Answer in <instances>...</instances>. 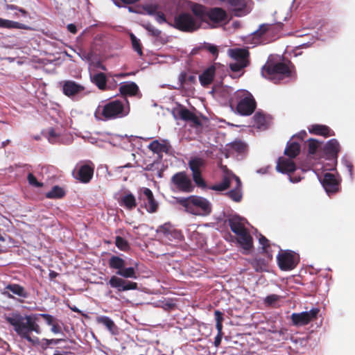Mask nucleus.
<instances>
[{
  "mask_svg": "<svg viewBox=\"0 0 355 355\" xmlns=\"http://www.w3.org/2000/svg\"><path fill=\"white\" fill-rule=\"evenodd\" d=\"M6 321L13 327L14 331L22 339L26 340L33 345H38L45 350L50 345H58L63 339H47L41 340L37 337H31V334L35 332L40 334L42 332L40 326L37 322V315H23L19 311H14L5 315Z\"/></svg>",
  "mask_w": 355,
  "mask_h": 355,
  "instance_id": "obj_1",
  "label": "nucleus"
},
{
  "mask_svg": "<svg viewBox=\"0 0 355 355\" xmlns=\"http://www.w3.org/2000/svg\"><path fill=\"white\" fill-rule=\"evenodd\" d=\"M108 265L110 268L116 270V275L112 276L108 282L110 287L116 288L118 292L137 290L138 288L137 282L125 279L137 278L135 268L125 267V261L114 255L110 258Z\"/></svg>",
  "mask_w": 355,
  "mask_h": 355,
  "instance_id": "obj_2",
  "label": "nucleus"
},
{
  "mask_svg": "<svg viewBox=\"0 0 355 355\" xmlns=\"http://www.w3.org/2000/svg\"><path fill=\"white\" fill-rule=\"evenodd\" d=\"M294 65L288 61L287 63L268 60L261 68V75L275 84L279 83L286 78L292 76Z\"/></svg>",
  "mask_w": 355,
  "mask_h": 355,
  "instance_id": "obj_3",
  "label": "nucleus"
},
{
  "mask_svg": "<svg viewBox=\"0 0 355 355\" xmlns=\"http://www.w3.org/2000/svg\"><path fill=\"white\" fill-rule=\"evenodd\" d=\"M176 202L184 207L187 212L193 215L207 216L211 212V203L206 198L200 196L177 198Z\"/></svg>",
  "mask_w": 355,
  "mask_h": 355,
  "instance_id": "obj_4",
  "label": "nucleus"
},
{
  "mask_svg": "<svg viewBox=\"0 0 355 355\" xmlns=\"http://www.w3.org/2000/svg\"><path fill=\"white\" fill-rule=\"evenodd\" d=\"M129 114V108H125L124 104L119 100L111 101L104 105H98L95 116L99 120H112L123 118Z\"/></svg>",
  "mask_w": 355,
  "mask_h": 355,
  "instance_id": "obj_5",
  "label": "nucleus"
},
{
  "mask_svg": "<svg viewBox=\"0 0 355 355\" xmlns=\"http://www.w3.org/2000/svg\"><path fill=\"white\" fill-rule=\"evenodd\" d=\"M175 28L186 33H192L200 28V23L194 18L192 14L188 12H181L174 17L173 24H171Z\"/></svg>",
  "mask_w": 355,
  "mask_h": 355,
  "instance_id": "obj_6",
  "label": "nucleus"
},
{
  "mask_svg": "<svg viewBox=\"0 0 355 355\" xmlns=\"http://www.w3.org/2000/svg\"><path fill=\"white\" fill-rule=\"evenodd\" d=\"M283 24H263L252 34V40L254 44L265 42L268 37L274 36L282 29Z\"/></svg>",
  "mask_w": 355,
  "mask_h": 355,
  "instance_id": "obj_7",
  "label": "nucleus"
},
{
  "mask_svg": "<svg viewBox=\"0 0 355 355\" xmlns=\"http://www.w3.org/2000/svg\"><path fill=\"white\" fill-rule=\"evenodd\" d=\"M277 263L282 270H291L298 263V258L295 253L291 250H280L277 257Z\"/></svg>",
  "mask_w": 355,
  "mask_h": 355,
  "instance_id": "obj_8",
  "label": "nucleus"
},
{
  "mask_svg": "<svg viewBox=\"0 0 355 355\" xmlns=\"http://www.w3.org/2000/svg\"><path fill=\"white\" fill-rule=\"evenodd\" d=\"M94 172V165L92 162L89 161L78 164L73 171V175L80 182L87 184L92 179Z\"/></svg>",
  "mask_w": 355,
  "mask_h": 355,
  "instance_id": "obj_9",
  "label": "nucleus"
},
{
  "mask_svg": "<svg viewBox=\"0 0 355 355\" xmlns=\"http://www.w3.org/2000/svg\"><path fill=\"white\" fill-rule=\"evenodd\" d=\"M319 312L318 308H313L309 311L293 313L291 315L292 324L296 327L306 325L317 319Z\"/></svg>",
  "mask_w": 355,
  "mask_h": 355,
  "instance_id": "obj_10",
  "label": "nucleus"
},
{
  "mask_svg": "<svg viewBox=\"0 0 355 355\" xmlns=\"http://www.w3.org/2000/svg\"><path fill=\"white\" fill-rule=\"evenodd\" d=\"M189 167L192 172V178L198 187L204 188L206 187V182L202 177L201 168L205 165V162L202 158L194 157L189 160Z\"/></svg>",
  "mask_w": 355,
  "mask_h": 355,
  "instance_id": "obj_11",
  "label": "nucleus"
},
{
  "mask_svg": "<svg viewBox=\"0 0 355 355\" xmlns=\"http://www.w3.org/2000/svg\"><path fill=\"white\" fill-rule=\"evenodd\" d=\"M171 182L180 191L190 193L193 191L192 182L184 171L175 173L171 177Z\"/></svg>",
  "mask_w": 355,
  "mask_h": 355,
  "instance_id": "obj_12",
  "label": "nucleus"
},
{
  "mask_svg": "<svg viewBox=\"0 0 355 355\" xmlns=\"http://www.w3.org/2000/svg\"><path fill=\"white\" fill-rule=\"evenodd\" d=\"M257 103L252 94L248 92L238 102L236 110L242 116H250L255 110Z\"/></svg>",
  "mask_w": 355,
  "mask_h": 355,
  "instance_id": "obj_13",
  "label": "nucleus"
},
{
  "mask_svg": "<svg viewBox=\"0 0 355 355\" xmlns=\"http://www.w3.org/2000/svg\"><path fill=\"white\" fill-rule=\"evenodd\" d=\"M139 199L145 203L146 211L149 213H155L158 209V203L155 199L152 191L146 187H143L139 193Z\"/></svg>",
  "mask_w": 355,
  "mask_h": 355,
  "instance_id": "obj_14",
  "label": "nucleus"
},
{
  "mask_svg": "<svg viewBox=\"0 0 355 355\" xmlns=\"http://www.w3.org/2000/svg\"><path fill=\"white\" fill-rule=\"evenodd\" d=\"M172 114L175 119H180L184 121H190L196 125L201 124L200 120L196 114L183 105H179L178 107L174 108L172 111Z\"/></svg>",
  "mask_w": 355,
  "mask_h": 355,
  "instance_id": "obj_15",
  "label": "nucleus"
},
{
  "mask_svg": "<svg viewBox=\"0 0 355 355\" xmlns=\"http://www.w3.org/2000/svg\"><path fill=\"white\" fill-rule=\"evenodd\" d=\"M321 183L328 194L335 193L339 191L340 182L332 173H326Z\"/></svg>",
  "mask_w": 355,
  "mask_h": 355,
  "instance_id": "obj_16",
  "label": "nucleus"
},
{
  "mask_svg": "<svg viewBox=\"0 0 355 355\" xmlns=\"http://www.w3.org/2000/svg\"><path fill=\"white\" fill-rule=\"evenodd\" d=\"M2 293L3 295L10 299L15 298L13 295H17L18 297L22 298H27L28 297V293L26 291L24 287L18 284H8L5 287Z\"/></svg>",
  "mask_w": 355,
  "mask_h": 355,
  "instance_id": "obj_17",
  "label": "nucleus"
},
{
  "mask_svg": "<svg viewBox=\"0 0 355 355\" xmlns=\"http://www.w3.org/2000/svg\"><path fill=\"white\" fill-rule=\"evenodd\" d=\"M251 0H229L227 2L232 6L233 12L236 17H243L250 12L248 3Z\"/></svg>",
  "mask_w": 355,
  "mask_h": 355,
  "instance_id": "obj_18",
  "label": "nucleus"
},
{
  "mask_svg": "<svg viewBox=\"0 0 355 355\" xmlns=\"http://www.w3.org/2000/svg\"><path fill=\"white\" fill-rule=\"evenodd\" d=\"M339 151L340 145L338 141L335 139L328 141L323 148V152L326 159L336 162L337 160Z\"/></svg>",
  "mask_w": 355,
  "mask_h": 355,
  "instance_id": "obj_19",
  "label": "nucleus"
},
{
  "mask_svg": "<svg viewBox=\"0 0 355 355\" xmlns=\"http://www.w3.org/2000/svg\"><path fill=\"white\" fill-rule=\"evenodd\" d=\"M157 232L163 234L164 238L169 241L181 240L182 235L180 231L175 230L171 225L165 223L160 225Z\"/></svg>",
  "mask_w": 355,
  "mask_h": 355,
  "instance_id": "obj_20",
  "label": "nucleus"
},
{
  "mask_svg": "<svg viewBox=\"0 0 355 355\" xmlns=\"http://www.w3.org/2000/svg\"><path fill=\"white\" fill-rule=\"evenodd\" d=\"M85 90V87L76 83L73 80H65L62 85V92L68 96L72 97L76 94H78Z\"/></svg>",
  "mask_w": 355,
  "mask_h": 355,
  "instance_id": "obj_21",
  "label": "nucleus"
},
{
  "mask_svg": "<svg viewBox=\"0 0 355 355\" xmlns=\"http://www.w3.org/2000/svg\"><path fill=\"white\" fill-rule=\"evenodd\" d=\"M227 17V12L223 8H213L209 10L207 20L209 19L214 24H219L226 20Z\"/></svg>",
  "mask_w": 355,
  "mask_h": 355,
  "instance_id": "obj_22",
  "label": "nucleus"
},
{
  "mask_svg": "<svg viewBox=\"0 0 355 355\" xmlns=\"http://www.w3.org/2000/svg\"><path fill=\"white\" fill-rule=\"evenodd\" d=\"M226 223L236 235H238L246 229L244 224V219L239 216H232L230 217L226 220Z\"/></svg>",
  "mask_w": 355,
  "mask_h": 355,
  "instance_id": "obj_23",
  "label": "nucleus"
},
{
  "mask_svg": "<svg viewBox=\"0 0 355 355\" xmlns=\"http://www.w3.org/2000/svg\"><path fill=\"white\" fill-rule=\"evenodd\" d=\"M230 55L234 61L250 64V52L247 49H230Z\"/></svg>",
  "mask_w": 355,
  "mask_h": 355,
  "instance_id": "obj_24",
  "label": "nucleus"
},
{
  "mask_svg": "<svg viewBox=\"0 0 355 355\" xmlns=\"http://www.w3.org/2000/svg\"><path fill=\"white\" fill-rule=\"evenodd\" d=\"M276 168L277 171L282 173H291L296 170V165L295 162L291 159L279 157Z\"/></svg>",
  "mask_w": 355,
  "mask_h": 355,
  "instance_id": "obj_25",
  "label": "nucleus"
},
{
  "mask_svg": "<svg viewBox=\"0 0 355 355\" xmlns=\"http://www.w3.org/2000/svg\"><path fill=\"white\" fill-rule=\"evenodd\" d=\"M191 11L193 14V17L196 20L199 21L200 23V25L202 24V22L207 21V17L209 10L207 8L200 4L194 3L191 6Z\"/></svg>",
  "mask_w": 355,
  "mask_h": 355,
  "instance_id": "obj_26",
  "label": "nucleus"
},
{
  "mask_svg": "<svg viewBox=\"0 0 355 355\" xmlns=\"http://www.w3.org/2000/svg\"><path fill=\"white\" fill-rule=\"evenodd\" d=\"M238 236V243L245 250H250L253 245V239L248 230L245 229L240 234L236 235Z\"/></svg>",
  "mask_w": 355,
  "mask_h": 355,
  "instance_id": "obj_27",
  "label": "nucleus"
},
{
  "mask_svg": "<svg viewBox=\"0 0 355 355\" xmlns=\"http://www.w3.org/2000/svg\"><path fill=\"white\" fill-rule=\"evenodd\" d=\"M311 134L328 137L334 135V132L325 125L314 124L309 128Z\"/></svg>",
  "mask_w": 355,
  "mask_h": 355,
  "instance_id": "obj_28",
  "label": "nucleus"
},
{
  "mask_svg": "<svg viewBox=\"0 0 355 355\" xmlns=\"http://www.w3.org/2000/svg\"><path fill=\"white\" fill-rule=\"evenodd\" d=\"M215 71L216 68L212 65L205 69L199 76L200 83L203 87H207L212 83L214 78Z\"/></svg>",
  "mask_w": 355,
  "mask_h": 355,
  "instance_id": "obj_29",
  "label": "nucleus"
},
{
  "mask_svg": "<svg viewBox=\"0 0 355 355\" xmlns=\"http://www.w3.org/2000/svg\"><path fill=\"white\" fill-rule=\"evenodd\" d=\"M234 179L236 181V187L233 189L228 191L226 195L235 202H240L242 198L241 193V182L240 178L236 175H232Z\"/></svg>",
  "mask_w": 355,
  "mask_h": 355,
  "instance_id": "obj_30",
  "label": "nucleus"
},
{
  "mask_svg": "<svg viewBox=\"0 0 355 355\" xmlns=\"http://www.w3.org/2000/svg\"><path fill=\"white\" fill-rule=\"evenodd\" d=\"M232 173L227 172L222 180V182L214 184L211 187V189L214 191H223L228 189L230 186V182L232 179H234Z\"/></svg>",
  "mask_w": 355,
  "mask_h": 355,
  "instance_id": "obj_31",
  "label": "nucleus"
},
{
  "mask_svg": "<svg viewBox=\"0 0 355 355\" xmlns=\"http://www.w3.org/2000/svg\"><path fill=\"white\" fill-rule=\"evenodd\" d=\"M0 28H16V29H24L28 30L30 28L21 23L14 21L8 19H4L2 18H0Z\"/></svg>",
  "mask_w": 355,
  "mask_h": 355,
  "instance_id": "obj_32",
  "label": "nucleus"
},
{
  "mask_svg": "<svg viewBox=\"0 0 355 355\" xmlns=\"http://www.w3.org/2000/svg\"><path fill=\"white\" fill-rule=\"evenodd\" d=\"M119 92L124 96H135L139 92V87L137 84L133 82L128 83L120 86Z\"/></svg>",
  "mask_w": 355,
  "mask_h": 355,
  "instance_id": "obj_33",
  "label": "nucleus"
},
{
  "mask_svg": "<svg viewBox=\"0 0 355 355\" xmlns=\"http://www.w3.org/2000/svg\"><path fill=\"white\" fill-rule=\"evenodd\" d=\"M170 146L166 144L159 143L157 140L153 141L148 145V149L155 153L161 155L162 153H168Z\"/></svg>",
  "mask_w": 355,
  "mask_h": 355,
  "instance_id": "obj_34",
  "label": "nucleus"
},
{
  "mask_svg": "<svg viewBox=\"0 0 355 355\" xmlns=\"http://www.w3.org/2000/svg\"><path fill=\"white\" fill-rule=\"evenodd\" d=\"M96 322L98 324L104 325L107 330L113 334H114L117 330V327L114 321L107 316H98L96 318Z\"/></svg>",
  "mask_w": 355,
  "mask_h": 355,
  "instance_id": "obj_35",
  "label": "nucleus"
},
{
  "mask_svg": "<svg viewBox=\"0 0 355 355\" xmlns=\"http://www.w3.org/2000/svg\"><path fill=\"white\" fill-rule=\"evenodd\" d=\"M92 82L101 90H105L107 86V77L103 72H98L92 77Z\"/></svg>",
  "mask_w": 355,
  "mask_h": 355,
  "instance_id": "obj_36",
  "label": "nucleus"
},
{
  "mask_svg": "<svg viewBox=\"0 0 355 355\" xmlns=\"http://www.w3.org/2000/svg\"><path fill=\"white\" fill-rule=\"evenodd\" d=\"M300 152V145L297 142L288 143L284 150V154L289 158H295Z\"/></svg>",
  "mask_w": 355,
  "mask_h": 355,
  "instance_id": "obj_37",
  "label": "nucleus"
},
{
  "mask_svg": "<svg viewBox=\"0 0 355 355\" xmlns=\"http://www.w3.org/2000/svg\"><path fill=\"white\" fill-rule=\"evenodd\" d=\"M121 205L126 209L132 210L137 207L136 198L133 194L128 193L121 198Z\"/></svg>",
  "mask_w": 355,
  "mask_h": 355,
  "instance_id": "obj_38",
  "label": "nucleus"
},
{
  "mask_svg": "<svg viewBox=\"0 0 355 355\" xmlns=\"http://www.w3.org/2000/svg\"><path fill=\"white\" fill-rule=\"evenodd\" d=\"M64 196V190L59 186H54L50 191L46 193V197L49 199L62 198Z\"/></svg>",
  "mask_w": 355,
  "mask_h": 355,
  "instance_id": "obj_39",
  "label": "nucleus"
},
{
  "mask_svg": "<svg viewBox=\"0 0 355 355\" xmlns=\"http://www.w3.org/2000/svg\"><path fill=\"white\" fill-rule=\"evenodd\" d=\"M259 243L261 245V248L263 250V253L266 254L269 259H272V254H270L268 252V248H270V244L269 243V241L264 236L260 235L259 239Z\"/></svg>",
  "mask_w": 355,
  "mask_h": 355,
  "instance_id": "obj_40",
  "label": "nucleus"
},
{
  "mask_svg": "<svg viewBox=\"0 0 355 355\" xmlns=\"http://www.w3.org/2000/svg\"><path fill=\"white\" fill-rule=\"evenodd\" d=\"M133 49L140 55H143L142 46L139 39L133 34L130 35Z\"/></svg>",
  "mask_w": 355,
  "mask_h": 355,
  "instance_id": "obj_41",
  "label": "nucleus"
},
{
  "mask_svg": "<svg viewBox=\"0 0 355 355\" xmlns=\"http://www.w3.org/2000/svg\"><path fill=\"white\" fill-rule=\"evenodd\" d=\"M255 123L259 128H263L266 125L267 121L266 115L260 112H257L253 116Z\"/></svg>",
  "mask_w": 355,
  "mask_h": 355,
  "instance_id": "obj_42",
  "label": "nucleus"
},
{
  "mask_svg": "<svg viewBox=\"0 0 355 355\" xmlns=\"http://www.w3.org/2000/svg\"><path fill=\"white\" fill-rule=\"evenodd\" d=\"M115 245L119 250L123 251H127L130 249L128 241L119 236L116 237Z\"/></svg>",
  "mask_w": 355,
  "mask_h": 355,
  "instance_id": "obj_43",
  "label": "nucleus"
},
{
  "mask_svg": "<svg viewBox=\"0 0 355 355\" xmlns=\"http://www.w3.org/2000/svg\"><path fill=\"white\" fill-rule=\"evenodd\" d=\"M143 9L146 14L153 16L159 10V6L157 3H150L143 6Z\"/></svg>",
  "mask_w": 355,
  "mask_h": 355,
  "instance_id": "obj_44",
  "label": "nucleus"
},
{
  "mask_svg": "<svg viewBox=\"0 0 355 355\" xmlns=\"http://www.w3.org/2000/svg\"><path fill=\"white\" fill-rule=\"evenodd\" d=\"M230 147L233 150L242 153L245 151L247 146L241 141H234L231 144Z\"/></svg>",
  "mask_w": 355,
  "mask_h": 355,
  "instance_id": "obj_45",
  "label": "nucleus"
},
{
  "mask_svg": "<svg viewBox=\"0 0 355 355\" xmlns=\"http://www.w3.org/2000/svg\"><path fill=\"white\" fill-rule=\"evenodd\" d=\"M144 28L150 34L151 36L155 37H160L162 34V31L155 26H153L150 23H148L146 24L143 25Z\"/></svg>",
  "mask_w": 355,
  "mask_h": 355,
  "instance_id": "obj_46",
  "label": "nucleus"
},
{
  "mask_svg": "<svg viewBox=\"0 0 355 355\" xmlns=\"http://www.w3.org/2000/svg\"><path fill=\"white\" fill-rule=\"evenodd\" d=\"M27 180L31 186L34 187L35 188H41L44 185L42 182H40L37 180L35 176L32 173H29L28 174Z\"/></svg>",
  "mask_w": 355,
  "mask_h": 355,
  "instance_id": "obj_47",
  "label": "nucleus"
},
{
  "mask_svg": "<svg viewBox=\"0 0 355 355\" xmlns=\"http://www.w3.org/2000/svg\"><path fill=\"white\" fill-rule=\"evenodd\" d=\"M248 65V64H245L244 62L234 61L230 63V69L234 72H239Z\"/></svg>",
  "mask_w": 355,
  "mask_h": 355,
  "instance_id": "obj_48",
  "label": "nucleus"
},
{
  "mask_svg": "<svg viewBox=\"0 0 355 355\" xmlns=\"http://www.w3.org/2000/svg\"><path fill=\"white\" fill-rule=\"evenodd\" d=\"M318 146L319 143L316 139H309L308 140V152L309 154H315L317 151Z\"/></svg>",
  "mask_w": 355,
  "mask_h": 355,
  "instance_id": "obj_49",
  "label": "nucleus"
},
{
  "mask_svg": "<svg viewBox=\"0 0 355 355\" xmlns=\"http://www.w3.org/2000/svg\"><path fill=\"white\" fill-rule=\"evenodd\" d=\"M33 315H37V320H38V317L42 318L45 320L46 323L51 326L57 321V319L53 315L47 313L34 314Z\"/></svg>",
  "mask_w": 355,
  "mask_h": 355,
  "instance_id": "obj_50",
  "label": "nucleus"
},
{
  "mask_svg": "<svg viewBox=\"0 0 355 355\" xmlns=\"http://www.w3.org/2000/svg\"><path fill=\"white\" fill-rule=\"evenodd\" d=\"M201 48L207 50L215 58L218 55V49L217 46L214 44L205 43Z\"/></svg>",
  "mask_w": 355,
  "mask_h": 355,
  "instance_id": "obj_51",
  "label": "nucleus"
},
{
  "mask_svg": "<svg viewBox=\"0 0 355 355\" xmlns=\"http://www.w3.org/2000/svg\"><path fill=\"white\" fill-rule=\"evenodd\" d=\"M279 300V296L275 294H272L270 295H268L265 300L264 302L265 304L268 305H272L274 303L277 302Z\"/></svg>",
  "mask_w": 355,
  "mask_h": 355,
  "instance_id": "obj_52",
  "label": "nucleus"
},
{
  "mask_svg": "<svg viewBox=\"0 0 355 355\" xmlns=\"http://www.w3.org/2000/svg\"><path fill=\"white\" fill-rule=\"evenodd\" d=\"M153 16H155V20L159 24H163V23L167 22L164 13L160 10H158L157 12V13H155V15H154Z\"/></svg>",
  "mask_w": 355,
  "mask_h": 355,
  "instance_id": "obj_53",
  "label": "nucleus"
},
{
  "mask_svg": "<svg viewBox=\"0 0 355 355\" xmlns=\"http://www.w3.org/2000/svg\"><path fill=\"white\" fill-rule=\"evenodd\" d=\"M215 318H216V323H223V314L220 311H215L214 312Z\"/></svg>",
  "mask_w": 355,
  "mask_h": 355,
  "instance_id": "obj_54",
  "label": "nucleus"
},
{
  "mask_svg": "<svg viewBox=\"0 0 355 355\" xmlns=\"http://www.w3.org/2000/svg\"><path fill=\"white\" fill-rule=\"evenodd\" d=\"M51 330L54 334H58V333L61 332L62 329H61V327L58 323V320L53 325H51Z\"/></svg>",
  "mask_w": 355,
  "mask_h": 355,
  "instance_id": "obj_55",
  "label": "nucleus"
},
{
  "mask_svg": "<svg viewBox=\"0 0 355 355\" xmlns=\"http://www.w3.org/2000/svg\"><path fill=\"white\" fill-rule=\"evenodd\" d=\"M179 82L180 83V87H183V85L187 83V73L182 72L180 74Z\"/></svg>",
  "mask_w": 355,
  "mask_h": 355,
  "instance_id": "obj_56",
  "label": "nucleus"
},
{
  "mask_svg": "<svg viewBox=\"0 0 355 355\" xmlns=\"http://www.w3.org/2000/svg\"><path fill=\"white\" fill-rule=\"evenodd\" d=\"M223 336V334H217L216 336L215 337L214 343L215 347H219V345L221 343Z\"/></svg>",
  "mask_w": 355,
  "mask_h": 355,
  "instance_id": "obj_57",
  "label": "nucleus"
},
{
  "mask_svg": "<svg viewBox=\"0 0 355 355\" xmlns=\"http://www.w3.org/2000/svg\"><path fill=\"white\" fill-rule=\"evenodd\" d=\"M67 30H68L70 33H73V34H76V33H77V31H78V30H77V28H76V25H75V24H68V25H67Z\"/></svg>",
  "mask_w": 355,
  "mask_h": 355,
  "instance_id": "obj_58",
  "label": "nucleus"
},
{
  "mask_svg": "<svg viewBox=\"0 0 355 355\" xmlns=\"http://www.w3.org/2000/svg\"><path fill=\"white\" fill-rule=\"evenodd\" d=\"M346 166L347 168V170L349 171L350 177L352 178V176H353V168H354L353 164L351 162H348L346 164Z\"/></svg>",
  "mask_w": 355,
  "mask_h": 355,
  "instance_id": "obj_59",
  "label": "nucleus"
},
{
  "mask_svg": "<svg viewBox=\"0 0 355 355\" xmlns=\"http://www.w3.org/2000/svg\"><path fill=\"white\" fill-rule=\"evenodd\" d=\"M196 80V76L194 75H189L188 76L187 74V83H194Z\"/></svg>",
  "mask_w": 355,
  "mask_h": 355,
  "instance_id": "obj_60",
  "label": "nucleus"
},
{
  "mask_svg": "<svg viewBox=\"0 0 355 355\" xmlns=\"http://www.w3.org/2000/svg\"><path fill=\"white\" fill-rule=\"evenodd\" d=\"M216 327L218 334H223V323H216Z\"/></svg>",
  "mask_w": 355,
  "mask_h": 355,
  "instance_id": "obj_61",
  "label": "nucleus"
},
{
  "mask_svg": "<svg viewBox=\"0 0 355 355\" xmlns=\"http://www.w3.org/2000/svg\"><path fill=\"white\" fill-rule=\"evenodd\" d=\"M306 135L307 134L306 131L303 130L301 131L298 135H297L296 137L300 139L303 140L306 137Z\"/></svg>",
  "mask_w": 355,
  "mask_h": 355,
  "instance_id": "obj_62",
  "label": "nucleus"
},
{
  "mask_svg": "<svg viewBox=\"0 0 355 355\" xmlns=\"http://www.w3.org/2000/svg\"><path fill=\"white\" fill-rule=\"evenodd\" d=\"M58 275V273L56 272L55 271L51 270L49 272V278L51 279H55Z\"/></svg>",
  "mask_w": 355,
  "mask_h": 355,
  "instance_id": "obj_63",
  "label": "nucleus"
},
{
  "mask_svg": "<svg viewBox=\"0 0 355 355\" xmlns=\"http://www.w3.org/2000/svg\"><path fill=\"white\" fill-rule=\"evenodd\" d=\"M49 135L50 137H57L58 135L55 133L53 128H51L49 131Z\"/></svg>",
  "mask_w": 355,
  "mask_h": 355,
  "instance_id": "obj_64",
  "label": "nucleus"
}]
</instances>
